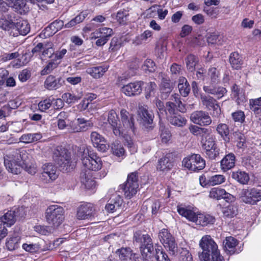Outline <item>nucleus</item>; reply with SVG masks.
I'll return each mask as SVG.
<instances>
[{
	"label": "nucleus",
	"instance_id": "nucleus-9",
	"mask_svg": "<svg viewBox=\"0 0 261 261\" xmlns=\"http://www.w3.org/2000/svg\"><path fill=\"white\" fill-rule=\"evenodd\" d=\"M199 245L203 250L199 255L200 259H205L206 257H208V255L218 249L216 243L208 235H206L202 238Z\"/></svg>",
	"mask_w": 261,
	"mask_h": 261
},
{
	"label": "nucleus",
	"instance_id": "nucleus-22",
	"mask_svg": "<svg viewBox=\"0 0 261 261\" xmlns=\"http://www.w3.org/2000/svg\"><path fill=\"white\" fill-rule=\"evenodd\" d=\"M236 156L233 153H229L225 155L220 162L221 170L226 172L235 166Z\"/></svg>",
	"mask_w": 261,
	"mask_h": 261
},
{
	"label": "nucleus",
	"instance_id": "nucleus-39",
	"mask_svg": "<svg viewBox=\"0 0 261 261\" xmlns=\"http://www.w3.org/2000/svg\"><path fill=\"white\" fill-rule=\"evenodd\" d=\"M216 131L225 142H229L230 141L229 129L227 124L219 123L216 127Z\"/></svg>",
	"mask_w": 261,
	"mask_h": 261
},
{
	"label": "nucleus",
	"instance_id": "nucleus-49",
	"mask_svg": "<svg viewBox=\"0 0 261 261\" xmlns=\"http://www.w3.org/2000/svg\"><path fill=\"white\" fill-rule=\"evenodd\" d=\"M250 110L255 114L261 113V96L249 100Z\"/></svg>",
	"mask_w": 261,
	"mask_h": 261
},
{
	"label": "nucleus",
	"instance_id": "nucleus-25",
	"mask_svg": "<svg viewBox=\"0 0 261 261\" xmlns=\"http://www.w3.org/2000/svg\"><path fill=\"white\" fill-rule=\"evenodd\" d=\"M80 179L82 184L87 189H92L96 186V182L92 178L90 171L83 170L80 174Z\"/></svg>",
	"mask_w": 261,
	"mask_h": 261
},
{
	"label": "nucleus",
	"instance_id": "nucleus-50",
	"mask_svg": "<svg viewBox=\"0 0 261 261\" xmlns=\"http://www.w3.org/2000/svg\"><path fill=\"white\" fill-rule=\"evenodd\" d=\"M157 248L154 250V255L152 257H154L156 261H170L167 254L163 251L162 247Z\"/></svg>",
	"mask_w": 261,
	"mask_h": 261
},
{
	"label": "nucleus",
	"instance_id": "nucleus-53",
	"mask_svg": "<svg viewBox=\"0 0 261 261\" xmlns=\"http://www.w3.org/2000/svg\"><path fill=\"white\" fill-rule=\"evenodd\" d=\"M187 68L190 71H193L198 62L197 58L193 55H189L186 59Z\"/></svg>",
	"mask_w": 261,
	"mask_h": 261
},
{
	"label": "nucleus",
	"instance_id": "nucleus-37",
	"mask_svg": "<svg viewBox=\"0 0 261 261\" xmlns=\"http://www.w3.org/2000/svg\"><path fill=\"white\" fill-rule=\"evenodd\" d=\"M231 176L233 179L242 185L247 184L250 179L248 173L241 170L233 172Z\"/></svg>",
	"mask_w": 261,
	"mask_h": 261
},
{
	"label": "nucleus",
	"instance_id": "nucleus-54",
	"mask_svg": "<svg viewBox=\"0 0 261 261\" xmlns=\"http://www.w3.org/2000/svg\"><path fill=\"white\" fill-rule=\"evenodd\" d=\"M225 177L223 175L216 174L210 176V186H214L217 185H220L225 181Z\"/></svg>",
	"mask_w": 261,
	"mask_h": 261
},
{
	"label": "nucleus",
	"instance_id": "nucleus-57",
	"mask_svg": "<svg viewBox=\"0 0 261 261\" xmlns=\"http://www.w3.org/2000/svg\"><path fill=\"white\" fill-rule=\"evenodd\" d=\"M200 260L201 261H225L218 249L211 253L205 259Z\"/></svg>",
	"mask_w": 261,
	"mask_h": 261
},
{
	"label": "nucleus",
	"instance_id": "nucleus-19",
	"mask_svg": "<svg viewBox=\"0 0 261 261\" xmlns=\"http://www.w3.org/2000/svg\"><path fill=\"white\" fill-rule=\"evenodd\" d=\"M91 140L94 147L97 148L99 151L106 152L109 146L106 144V140L103 137L96 132H93L91 134Z\"/></svg>",
	"mask_w": 261,
	"mask_h": 261
},
{
	"label": "nucleus",
	"instance_id": "nucleus-20",
	"mask_svg": "<svg viewBox=\"0 0 261 261\" xmlns=\"http://www.w3.org/2000/svg\"><path fill=\"white\" fill-rule=\"evenodd\" d=\"M209 197L216 200L224 199L226 201L231 200L233 198L232 195L227 192L224 189L218 187L213 188L211 189Z\"/></svg>",
	"mask_w": 261,
	"mask_h": 261
},
{
	"label": "nucleus",
	"instance_id": "nucleus-17",
	"mask_svg": "<svg viewBox=\"0 0 261 261\" xmlns=\"http://www.w3.org/2000/svg\"><path fill=\"white\" fill-rule=\"evenodd\" d=\"M94 211L92 204L84 203L79 207L76 217L79 220L90 219L94 216Z\"/></svg>",
	"mask_w": 261,
	"mask_h": 261
},
{
	"label": "nucleus",
	"instance_id": "nucleus-43",
	"mask_svg": "<svg viewBox=\"0 0 261 261\" xmlns=\"http://www.w3.org/2000/svg\"><path fill=\"white\" fill-rule=\"evenodd\" d=\"M79 127L74 128V132H84L88 129L93 126V123L88 120L83 118H79L77 119Z\"/></svg>",
	"mask_w": 261,
	"mask_h": 261
},
{
	"label": "nucleus",
	"instance_id": "nucleus-51",
	"mask_svg": "<svg viewBox=\"0 0 261 261\" xmlns=\"http://www.w3.org/2000/svg\"><path fill=\"white\" fill-rule=\"evenodd\" d=\"M149 10L151 12H157L158 17L161 20H163L165 18L166 16L168 14V11L167 9H163L161 8V6L154 5L152 6Z\"/></svg>",
	"mask_w": 261,
	"mask_h": 261
},
{
	"label": "nucleus",
	"instance_id": "nucleus-5",
	"mask_svg": "<svg viewBox=\"0 0 261 261\" xmlns=\"http://www.w3.org/2000/svg\"><path fill=\"white\" fill-rule=\"evenodd\" d=\"M53 159L58 165L60 170L68 172L71 165L70 153L65 148L58 146L53 153Z\"/></svg>",
	"mask_w": 261,
	"mask_h": 261
},
{
	"label": "nucleus",
	"instance_id": "nucleus-12",
	"mask_svg": "<svg viewBox=\"0 0 261 261\" xmlns=\"http://www.w3.org/2000/svg\"><path fill=\"white\" fill-rule=\"evenodd\" d=\"M144 83L143 81H135L123 85L121 91L126 96L134 97L140 95L142 91V87Z\"/></svg>",
	"mask_w": 261,
	"mask_h": 261
},
{
	"label": "nucleus",
	"instance_id": "nucleus-32",
	"mask_svg": "<svg viewBox=\"0 0 261 261\" xmlns=\"http://www.w3.org/2000/svg\"><path fill=\"white\" fill-rule=\"evenodd\" d=\"M108 69V66H99L88 68L86 72L93 78L99 79L103 75Z\"/></svg>",
	"mask_w": 261,
	"mask_h": 261
},
{
	"label": "nucleus",
	"instance_id": "nucleus-24",
	"mask_svg": "<svg viewBox=\"0 0 261 261\" xmlns=\"http://www.w3.org/2000/svg\"><path fill=\"white\" fill-rule=\"evenodd\" d=\"M62 85V79L61 77H56L50 75L47 77L44 82V87L49 90H56Z\"/></svg>",
	"mask_w": 261,
	"mask_h": 261
},
{
	"label": "nucleus",
	"instance_id": "nucleus-28",
	"mask_svg": "<svg viewBox=\"0 0 261 261\" xmlns=\"http://www.w3.org/2000/svg\"><path fill=\"white\" fill-rule=\"evenodd\" d=\"M238 243V240L234 238L231 236L226 237L223 241L224 249L230 254L239 253V251H237L236 249Z\"/></svg>",
	"mask_w": 261,
	"mask_h": 261
},
{
	"label": "nucleus",
	"instance_id": "nucleus-35",
	"mask_svg": "<svg viewBox=\"0 0 261 261\" xmlns=\"http://www.w3.org/2000/svg\"><path fill=\"white\" fill-rule=\"evenodd\" d=\"M120 189L124 192L125 197L126 198L130 199L136 194L138 190L139 187L130 185L129 184H125L120 186Z\"/></svg>",
	"mask_w": 261,
	"mask_h": 261
},
{
	"label": "nucleus",
	"instance_id": "nucleus-2",
	"mask_svg": "<svg viewBox=\"0 0 261 261\" xmlns=\"http://www.w3.org/2000/svg\"><path fill=\"white\" fill-rule=\"evenodd\" d=\"M177 212L181 216L188 220L202 226L213 224L215 221V218L208 214H196L193 210L187 207L177 206Z\"/></svg>",
	"mask_w": 261,
	"mask_h": 261
},
{
	"label": "nucleus",
	"instance_id": "nucleus-33",
	"mask_svg": "<svg viewBox=\"0 0 261 261\" xmlns=\"http://www.w3.org/2000/svg\"><path fill=\"white\" fill-rule=\"evenodd\" d=\"M113 34V32L112 29L106 27L100 28L91 34V38L96 39L99 36V37L101 36L109 40Z\"/></svg>",
	"mask_w": 261,
	"mask_h": 261
},
{
	"label": "nucleus",
	"instance_id": "nucleus-3",
	"mask_svg": "<svg viewBox=\"0 0 261 261\" xmlns=\"http://www.w3.org/2000/svg\"><path fill=\"white\" fill-rule=\"evenodd\" d=\"M134 240L139 244L141 255L146 259H151L154 255V248L150 237L139 230L134 233Z\"/></svg>",
	"mask_w": 261,
	"mask_h": 261
},
{
	"label": "nucleus",
	"instance_id": "nucleus-8",
	"mask_svg": "<svg viewBox=\"0 0 261 261\" xmlns=\"http://www.w3.org/2000/svg\"><path fill=\"white\" fill-rule=\"evenodd\" d=\"M239 196L244 202L254 204L261 200V191L256 188L242 189Z\"/></svg>",
	"mask_w": 261,
	"mask_h": 261
},
{
	"label": "nucleus",
	"instance_id": "nucleus-30",
	"mask_svg": "<svg viewBox=\"0 0 261 261\" xmlns=\"http://www.w3.org/2000/svg\"><path fill=\"white\" fill-rule=\"evenodd\" d=\"M173 86L170 83L169 79L163 77L160 86L162 98L166 99L169 96V94L171 92Z\"/></svg>",
	"mask_w": 261,
	"mask_h": 261
},
{
	"label": "nucleus",
	"instance_id": "nucleus-11",
	"mask_svg": "<svg viewBox=\"0 0 261 261\" xmlns=\"http://www.w3.org/2000/svg\"><path fill=\"white\" fill-rule=\"evenodd\" d=\"M82 164L85 168L90 171H98L102 165L101 158L94 153H91L82 158Z\"/></svg>",
	"mask_w": 261,
	"mask_h": 261
},
{
	"label": "nucleus",
	"instance_id": "nucleus-62",
	"mask_svg": "<svg viewBox=\"0 0 261 261\" xmlns=\"http://www.w3.org/2000/svg\"><path fill=\"white\" fill-rule=\"evenodd\" d=\"M12 109L13 108L10 103L3 106L0 109V119H5L6 117L10 114Z\"/></svg>",
	"mask_w": 261,
	"mask_h": 261
},
{
	"label": "nucleus",
	"instance_id": "nucleus-52",
	"mask_svg": "<svg viewBox=\"0 0 261 261\" xmlns=\"http://www.w3.org/2000/svg\"><path fill=\"white\" fill-rule=\"evenodd\" d=\"M224 216L227 218H231L236 216L238 213V209L236 206L229 205L223 209Z\"/></svg>",
	"mask_w": 261,
	"mask_h": 261
},
{
	"label": "nucleus",
	"instance_id": "nucleus-1",
	"mask_svg": "<svg viewBox=\"0 0 261 261\" xmlns=\"http://www.w3.org/2000/svg\"><path fill=\"white\" fill-rule=\"evenodd\" d=\"M24 150L14 149L4 156V164L7 170L14 174L21 173L22 169L27 168Z\"/></svg>",
	"mask_w": 261,
	"mask_h": 261
},
{
	"label": "nucleus",
	"instance_id": "nucleus-42",
	"mask_svg": "<svg viewBox=\"0 0 261 261\" xmlns=\"http://www.w3.org/2000/svg\"><path fill=\"white\" fill-rule=\"evenodd\" d=\"M200 98L202 104L208 110L218 105L216 99L211 96L201 94Z\"/></svg>",
	"mask_w": 261,
	"mask_h": 261
},
{
	"label": "nucleus",
	"instance_id": "nucleus-13",
	"mask_svg": "<svg viewBox=\"0 0 261 261\" xmlns=\"http://www.w3.org/2000/svg\"><path fill=\"white\" fill-rule=\"evenodd\" d=\"M190 119L194 123L201 126L210 125L212 120L208 113L204 111H196L191 114Z\"/></svg>",
	"mask_w": 261,
	"mask_h": 261
},
{
	"label": "nucleus",
	"instance_id": "nucleus-58",
	"mask_svg": "<svg viewBox=\"0 0 261 261\" xmlns=\"http://www.w3.org/2000/svg\"><path fill=\"white\" fill-rule=\"evenodd\" d=\"M53 100L54 98H46L43 100H41L38 105L39 109L42 112H44L48 110L53 105Z\"/></svg>",
	"mask_w": 261,
	"mask_h": 261
},
{
	"label": "nucleus",
	"instance_id": "nucleus-56",
	"mask_svg": "<svg viewBox=\"0 0 261 261\" xmlns=\"http://www.w3.org/2000/svg\"><path fill=\"white\" fill-rule=\"evenodd\" d=\"M124 183L139 187V175L138 172L135 171L128 174L127 180Z\"/></svg>",
	"mask_w": 261,
	"mask_h": 261
},
{
	"label": "nucleus",
	"instance_id": "nucleus-64",
	"mask_svg": "<svg viewBox=\"0 0 261 261\" xmlns=\"http://www.w3.org/2000/svg\"><path fill=\"white\" fill-rule=\"evenodd\" d=\"M143 70L149 72H153L155 70V65L154 62L151 59H147L143 66Z\"/></svg>",
	"mask_w": 261,
	"mask_h": 261
},
{
	"label": "nucleus",
	"instance_id": "nucleus-47",
	"mask_svg": "<svg viewBox=\"0 0 261 261\" xmlns=\"http://www.w3.org/2000/svg\"><path fill=\"white\" fill-rule=\"evenodd\" d=\"M64 25V22L61 20H56L50 23L46 28V31H51L50 35H53L61 30Z\"/></svg>",
	"mask_w": 261,
	"mask_h": 261
},
{
	"label": "nucleus",
	"instance_id": "nucleus-26",
	"mask_svg": "<svg viewBox=\"0 0 261 261\" xmlns=\"http://www.w3.org/2000/svg\"><path fill=\"white\" fill-rule=\"evenodd\" d=\"M16 21L14 14H8L5 18L0 19V28L5 31L14 30Z\"/></svg>",
	"mask_w": 261,
	"mask_h": 261
},
{
	"label": "nucleus",
	"instance_id": "nucleus-61",
	"mask_svg": "<svg viewBox=\"0 0 261 261\" xmlns=\"http://www.w3.org/2000/svg\"><path fill=\"white\" fill-rule=\"evenodd\" d=\"M128 12L126 10L119 11L116 15V19L120 24H124L128 16Z\"/></svg>",
	"mask_w": 261,
	"mask_h": 261
},
{
	"label": "nucleus",
	"instance_id": "nucleus-45",
	"mask_svg": "<svg viewBox=\"0 0 261 261\" xmlns=\"http://www.w3.org/2000/svg\"><path fill=\"white\" fill-rule=\"evenodd\" d=\"M116 253L121 261H126L130 259L132 250L130 248H121L117 250Z\"/></svg>",
	"mask_w": 261,
	"mask_h": 261
},
{
	"label": "nucleus",
	"instance_id": "nucleus-15",
	"mask_svg": "<svg viewBox=\"0 0 261 261\" xmlns=\"http://www.w3.org/2000/svg\"><path fill=\"white\" fill-rule=\"evenodd\" d=\"M42 178L46 182L55 180L58 177L57 168L51 163H45L42 167Z\"/></svg>",
	"mask_w": 261,
	"mask_h": 261
},
{
	"label": "nucleus",
	"instance_id": "nucleus-31",
	"mask_svg": "<svg viewBox=\"0 0 261 261\" xmlns=\"http://www.w3.org/2000/svg\"><path fill=\"white\" fill-rule=\"evenodd\" d=\"M171 156V154L168 153L161 158L158 161L157 169L163 171L171 169L173 167L172 162L170 160Z\"/></svg>",
	"mask_w": 261,
	"mask_h": 261
},
{
	"label": "nucleus",
	"instance_id": "nucleus-4",
	"mask_svg": "<svg viewBox=\"0 0 261 261\" xmlns=\"http://www.w3.org/2000/svg\"><path fill=\"white\" fill-rule=\"evenodd\" d=\"M64 208L58 205L49 206L45 212V218L47 223L54 228L58 227L63 222L64 217Z\"/></svg>",
	"mask_w": 261,
	"mask_h": 261
},
{
	"label": "nucleus",
	"instance_id": "nucleus-29",
	"mask_svg": "<svg viewBox=\"0 0 261 261\" xmlns=\"http://www.w3.org/2000/svg\"><path fill=\"white\" fill-rule=\"evenodd\" d=\"M229 61L231 67L236 70L240 69L243 64V58L238 52H233L230 54Z\"/></svg>",
	"mask_w": 261,
	"mask_h": 261
},
{
	"label": "nucleus",
	"instance_id": "nucleus-18",
	"mask_svg": "<svg viewBox=\"0 0 261 261\" xmlns=\"http://www.w3.org/2000/svg\"><path fill=\"white\" fill-rule=\"evenodd\" d=\"M121 120L122 126H121V129L124 130L134 131V119L133 116L124 109L120 111Z\"/></svg>",
	"mask_w": 261,
	"mask_h": 261
},
{
	"label": "nucleus",
	"instance_id": "nucleus-60",
	"mask_svg": "<svg viewBox=\"0 0 261 261\" xmlns=\"http://www.w3.org/2000/svg\"><path fill=\"white\" fill-rule=\"evenodd\" d=\"M156 88V84L153 82L148 83L145 88V95L147 99L150 98L152 95V93Z\"/></svg>",
	"mask_w": 261,
	"mask_h": 261
},
{
	"label": "nucleus",
	"instance_id": "nucleus-44",
	"mask_svg": "<svg viewBox=\"0 0 261 261\" xmlns=\"http://www.w3.org/2000/svg\"><path fill=\"white\" fill-rule=\"evenodd\" d=\"M20 238L17 234H14L12 237L8 239L6 246L9 250L12 251L18 248Z\"/></svg>",
	"mask_w": 261,
	"mask_h": 261
},
{
	"label": "nucleus",
	"instance_id": "nucleus-41",
	"mask_svg": "<svg viewBox=\"0 0 261 261\" xmlns=\"http://www.w3.org/2000/svg\"><path fill=\"white\" fill-rule=\"evenodd\" d=\"M42 137V134L40 133L26 134L21 136L20 141L25 143H30L40 140Z\"/></svg>",
	"mask_w": 261,
	"mask_h": 261
},
{
	"label": "nucleus",
	"instance_id": "nucleus-36",
	"mask_svg": "<svg viewBox=\"0 0 261 261\" xmlns=\"http://www.w3.org/2000/svg\"><path fill=\"white\" fill-rule=\"evenodd\" d=\"M178 88L180 94L182 96L186 97L189 95L191 88L187 80L185 77H179Z\"/></svg>",
	"mask_w": 261,
	"mask_h": 261
},
{
	"label": "nucleus",
	"instance_id": "nucleus-40",
	"mask_svg": "<svg viewBox=\"0 0 261 261\" xmlns=\"http://www.w3.org/2000/svg\"><path fill=\"white\" fill-rule=\"evenodd\" d=\"M169 121L172 125L178 127H182L184 126L187 122L186 119L177 113L175 114L171 115L169 117Z\"/></svg>",
	"mask_w": 261,
	"mask_h": 261
},
{
	"label": "nucleus",
	"instance_id": "nucleus-38",
	"mask_svg": "<svg viewBox=\"0 0 261 261\" xmlns=\"http://www.w3.org/2000/svg\"><path fill=\"white\" fill-rule=\"evenodd\" d=\"M232 138L236 142L238 148L244 149L247 147L245 135L240 132H234L232 133Z\"/></svg>",
	"mask_w": 261,
	"mask_h": 261
},
{
	"label": "nucleus",
	"instance_id": "nucleus-7",
	"mask_svg": "<svg viewBox=\"0 0 261 261\" xmlns=\"http://www.w3.org/2000/svg\"><path fill=\"white\" fill-rule=\"evenodd\" d=\"M159 239L164 247L168 249L170 253L173 255L177 251V246L172 235L166 229H161L159 233Z\"/></svg>",
	"mask_w": 261,
	"mask_h": 261
},
{
	"label": "nucleus",
	"instance_id": "nucleus-14",
	"mask_svg": "<svg viewBox=\"0 0 261 261\" xmlns=\"http://www.w3.org/2000/svg\"><path fill=\"white\" fill-rule=\"evenodd\" d=\"M138 114L143 124L146 127H150L149 125L153 122L154 115L151 111L148 110V107L146 105H139Z\"/></svg>",
	"mask_w": 261,
	"mask_h": 261
},
{
	"label": "nucleus",
	"instance_id": "nucleus-10",
	"mask_svg": "<svg viewBox=\"0 0 261 261\" xmlns=\"http://www.w3.org/2000/svg\"><path fill=\"white\" fill-rule=\"evenodd\" d=\"M202 147L204 152L210 160H215L220 154V148L217 145L216 141L213 137H209L202 142Z\"/></svg>",
	"mask_w": 261,
	"mask_h": 261
},
{
	"label": "nucleus",
	"instance_id": "nucleus-23",
	"mask_svg": "<svg viewBox=\"0 0 261 261\" xmlns=\"http://www.w3.org/2000/svg\"><path fill=\"white\" fill-rule=\"evenodd\" d=\"M16 214L14 211H9L0 218V230L4 227H9L15 222Z\"/></svg>",
	"mask_w": 261,
	"mask_h": 261
},
{
	"label": "nucleus",
	"instance_id": "nucleus-63",
	"mask_svg": "<svg viewBox=\"0 0 261 261\" xmlns=\"http://www.w3.org/2000/svg\"><path fill=\"white\" fill-rule=\"evenodd\" d=\"M232 119L234 122L242 123L244 121L245 115L244 112L242 111H237L231 114Z\"/></svg>",
	"mask_w": 261,
	"mask_h": 261
},
{
	"label": "nucleus",
	"instance_id": "nucleus-48",
	"mask_svg": "<svg viewBox=\"0 0 261 261\" xmlns=\"http://www.w3.org/2000/svg\"><path fill=\"white\" fill-rule=\"evenodd\" d=\"M190 133L194 136H201L203 134H207L209 133L208 128L199 127L197 125L191 124L189 127Z\"/></svg>",
	"mask_w": 261,
	"mask_h": 261
},
{
	"label": "nucleus",
	"instance_id": "nucleus-6",
	"mask_svg": "<svg viewBox=\"0 0 261 261\" xmlns=\"http://www.w3.org/2000/svg\"><path fill=\"white\" fill-rule=\"evenodd\" d=\"M182 165L188 170L197 172L203 169L205 166V161L199 154H192L185 158Z\"/></svg>",
	"mask_w": 261,
	"mask_h": 261
},
{
	"label": "nucleus",
	"instance_id": "nucleus-21",
	"mask_svg": "<svg viewBox=\"0 0 261 261\" xmlns=\"http://www.w3.org/2000/svg\"><path fill=\"white\" fill-rule=\"evenodd\" d=\"M123 202L122 197L117 193L113 195L106 205L105 208L109 213H113L121 206Z\"/></svg>",
	"mask_w": 261,
	"mask_h": 261
},
{
	"label": "nucleus",
	"instance_id": "nucleus-46",
	"mask_svg": "<svg viewBox=\"0 0 261 261\" xmlns=\"http://www.w3.org/2000/svg\"><path fill=\"white\" fill-rule=\"evenodd\" d=\"M111 150L113 154L117 156H123L124 155V149L118 141H115L111 145Z\"/></svg>",
	"mask_w": 261,
	"mask_h": 261
},
{
	"label": "nucleus",
	"instance_id": "nucleus-59",
	"mask_svg": "<svg viewBox=\"0 0 261 261\" xmlns=\"http://www.w3.org/2000/svg\"><path fill=\"white\" fill-rule=\"evenodd\" d=\"M242 165L248 170L253 169L254 166L256 165L253 160V158L250 156L244 157L242 159Z\"/></svg>",
	"mask_w": 261,
	"mask_h": 261
},
{
	"label": "nucleus",
	"instance_id": "nucleus-27",
	"mask_svg": "<svg viewBox=\"0 0 261 261\" xmlns=\"http://www.w3.org/2000/svg\"><path fill=\"white\" fill-rule=\"evenodd\" d=\"M203 89L206 93L215 95L218 99L222 98L227 92L223 87L212 85L204 86Z\"/></svg>",
	"mask_w": 261,
	"mask_h": 261
},
{
	"label": "nucleus",
	"instance_id": "nucleus-55",
	"mask_svg": "<svg viewBox=\"0 0 261 261\" xmlns=\"http://www.w3.org/2000/svg\"><path fill=\"white\" fill-rule=\"evenodd\" d=\"M62 98L67 103L72 104L80 99L81 98V96H76L70 93H65L62 95Z\"/></svg>",
	"mask_w": 261,
	"mask_h": 261
},
{
	"label": "nucleus",
	"instance_id": "nucleus-16",
	"mask_svg": "<svg viewBox=\"0 0 261 261\" xmlns=\"http://www.w3.org/2000/svg\"><path fill=\"white\" fill-rule=\"evenodd\" d=\"M108 121L111 125L113 132L116 136H121L123 135V129H121L119 119L116 112L112 110L108 114Z\"/></svg>",
	"mask_w": 261,
	"mask_h": 261
},
{
	"label": "nucleus",
	"instance_id": "nucleus-34",
	"mask_svg": "<svg viewBox=\"0 0 261 261\" xmlns=\"http://www.w3.org/2000/svg\"><path fill=\"white\" fill-rule=\"evenodd\" d=\"M14 30L17 31L16 35L18 34L21 35H26L30 31V27L29 23L26 20H16Z\"/></svg>",
	"mask_w": 261,
	"mask_h": 261
}]
</instances>
